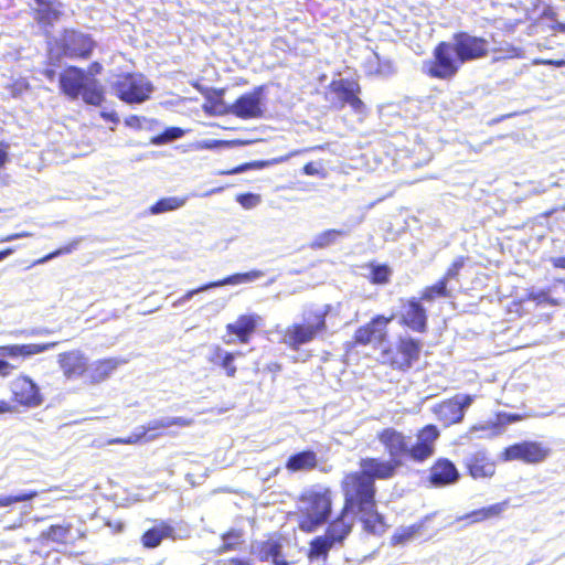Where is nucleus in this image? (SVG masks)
<instances>
[{
  "mask_svg": "<svg viewBox=\"0 0 565 565\" xmlns=\"http://www.w3.org/2000/svg\"><path fill=\"white\" fill-rule=\"evenodd\" d=\"M241 352H228L218 345H214L207 358L209 362L222 367L228 377H234L236 374V365L234 364L237 356H242Z\"/></svg>",
  "mask_w": 565,
  "mask_h": 565,
  "instance_id": "393cba45",
  "label": "nucleus"
},
{
  "mask_svg": "<svg viewBox=\"0 0 565 565\" xmlns=\"http://www.w3.org/2000/svg\"><path fill=\"white\" fill-rule=\"evenodd\" d=\"M8 149H9V145H7L4 142H0V169L2 167H4V164L7 163V161L9 159Z\"/></svg>",
  "mask_w": 565,
  "mask_h": 565,
  "instance_id": "052dcab7",
  "label": "nucleus"
},
{
  "mask_svg": "<svg viewBox=\"0 0 565 565\" xmlns=\"http://www.w3.org/2000/svg\"><path fill=\"white\" fill-rule=\"evenodd\" d=\"M58 364L67 379H77L87 370V358L81 351L58 355Z\"/></svg>",
  "mask_w": 565,
  "mask_h": 565,
  "instance_id": "5701e85b",
  "label": "nucleus"
},
{
  "mask_svg": "<svg viewBox=\"0 0 565 565\" xmlns=\"http://www.w3.org/2000/svg\"><path fill=\"white\" fill-rule=\"evenodd\" d=\"M463 465L473 479L490 478L495 472V465L484 450L468 454Z\"/></svg>",
  "mask_w": 565,
  "mask_h": 565,
  "instance_id": "6ab92c4d",
  "label": "nucleus"
},
{
  "mask_svg": "<svg viewBox=\"0 0 565 565\" xmlns=\"http://www.w3.org/2000/svg\"><path fill=\"white\" fill-rule=\"evenodd\" d=\"M302 171L306 175H319L321 173V169L318 168L313 162H308L305 164Z\"/></svg>",
  "mask_w": 565,
  "mask_h": 565,
  "instance_id": "bf43d9fd",
  "label": "nucleus"
},
{
  "mask_svg": "<svg viewBox=\"0 0 565 565\" xmlns=\"http://www.w3.org/2000/svg\"><path fill=\"white\" fill-rule=\"evenodd\" d=\"M121 363L122 361L116 358L95 362L89 369V377L92 382L99 383L105 381Z\"/></svg>",
  "mask_w": 565,
  "mask_h": 565,
  "instance_id": "c756f323",
  "label": "nucleus"
},
{
  "mask_svg": "<svg viewBox=\"0 0 565 565\" xmlns=\"http://www.w3.org/2000/svg\"><path fill=\"white\" fill-rule=\"evenodd\" d=\"M238 539H239V535L234 531L226 533L223 536L224 548L232 550L234 547V545L238 542Z\"/></svg>",
  "mask_w": 565,
  "mask_h": 565,
  "instance_id": "864d4df0",
  "label": "nucleus"
},
{
  "mask_svg": "<svg viewBox=\"0 0 565 565\" xmlns=\"http://www.w3.org/2000/svg\"><path fill=\"white\" fill-rule=\"evenodd\" d=\"M353 524L354 518L351 512L342 509L340 515L328 525L324 535L335 546H342L345 539L351 533Z\"/></svg>",
  "mask_w": 565,
  "mask_h": 565,
  "instance_id": "412c9836",
  "label": "nucleus"
},
{
  "mask_svg": "<svg viewBox=\"0 0 565 565\" xmlns=\"http://www.w3.org/2000/svg\"><path fill=\"white\" fill-rule=\"evenodd\" d=\"M152 83L142 74H126L113 83L115 95L127 104H141L150 98Z\"/></svg>",
  "mask_w": 565,
  "mask_h": 565,
  "instance_id": "0eeeda50",
  "label": "nucleus"
},
{
  "mask_svg": "<svg viewBox=\"0 0 565 565\" xmlns=\"http://www.w3.org/2000/svg\"><path fill=\"white\" fill-rule=\"evenodd\" d=\"M125 124L131 128H141V120L138 116L131 115L125 119Z\"/></svg>",
  "mask_w": 565,
  "mask_h": 565,
  "instance_id": "680f3d73",
  "label": "nucleus"
},
{
  "mask_svg": "<svg viewBox=\"0 0 565 565\" xmlns=\"http://www.w3.org/2000/svg\"><path fill=\"white\" fill-rule=\"evenodd\" d=\"M193 424V419L185 417H161L153 420H150L147 425L138 428V433L130 435L126 439H117L115 443L118 444H136L140 441L142 438L147 437V434L152 430L169 428L171 426H181L189 427Z\"/></svg>",
  "mask_w": 565,
  "mask_h": 565,
  "instance_id": "dca6fc26",
  "label": "nucleus"
},
{
  "mask_svg": "<svg viewBox=\"0 0 565 565\" xmlns=\"http://www.w3.org/2000/svg\"><path fill=\"white\" fill-rule=\"evenodd\" d=\"M4 359L6 358L0 356V376H2V377L9 376L12 373V371L15 369L14 365L9 363Z\"/></svg>",
  "mask_w": 565,
  "mask_h": 565,
  "instance_id": "6e6d98bb",
  "label": "nucleus"
},
{
  "mask_svg": "<svg viewBox=\"0 0 565 565\" xmlns=\"http://www.w3.org/2000/svg\"><path fill=\"white\" fill-rule=\"evenodd\" d=\"M185 131L180 127H168L161 134L153 136L150 143L153 146H162L174 140L181 139Z\"/></svg>",
  "mask_w": 565,
  "mask_h": 565,
  "instance_id": "ea45409f",
  "label": "nucleus"
},
{
  "mask_svg": "<svg viewBox=\"0 0 565 565\" xmlns=\"http://www.w3.org/2000/svg\"><path fill=\"white\" fill-rule=\"evenodd\" d=\"M318 466V457L313 450L306 449L291 455L286 461V469L290 472L309 471Z\"/></svg>",
  "mask_w": 565,
  "mask_h": 565,
  "instance_id": "a878e982",
  "label": "nucleus"
},
{
  "mask_svg": "<svg viewBox=\"0 0 565 565\" xmlns=\"http://www.w3.org/2000/svg\"><path fill=\"white\" fill-rule=\"evenodd\" d=\"M392 270L387 265H372L370 271V279L373 284L384 285L390 281Z\"/></svg>",
  "mask_w": 565,
  "mask_h": 565,
  "instance_id": "37998d69",
  "label": "nucleus"
},
{
  "mask_svg": "<svg viewBox=\"0 0 565 565\" xmlns=\"http://www.w3.org/2000/svg\"><path fill=\"white\" fill-rule=\"evenodd\" d=\"M58 342H49L43 344H11V345H2L0 347V356L1 358H30L35 354L43 353L51 349H54Z\"/></svg>",
  "mask_w": 565,
  "mask_h": 565,
  "instance_id": "b1692460",
  "label": "nucleus"
},
{
  "mask_svg": "<svg viewBox=\"0 0 565 565\" xmlns=\"http://www.w3.org/2000/svg\"><path fill=\"white\" fill-rule=\"evenodd\" d=\"M488 55L487 39L459 31L454 33L449 41H441L435 46L434 60L426 64L427 74L433 78L451 79L463 64Z\"/></svg>",
  "mask_w": 565,
  "mask_h": 565,
  "instance_id": "f03ea898",
  "label": "nucleus"
},
{
  "mask_svg": "<svg viewBox=\"0 0 565 565\" xmlns=\"http://www.w3.org/2000/svg\"><path fill=\"white\" fill-rule=\"evenodd\" d=\"M173 533L174 529L170 524L161 522L143 533L141 543L146 548H154L161 544L163 539L173 536Z\"/></svg>",
  "mask_w": 565,
  "mask_h": 565,
  "instance_id": "bb28decb",
  "label": "nucleus"
},
{
  "mask_svg": "<svg viewBox=\"0 0 565 565\" xmlns=\"http://www.w3.org/2000/svg\"><path fill=\"white\" fill-rule=\"evenodd\" d=\"M236 201L246 210L253 209L260 203V195L255 193H242L236 196Z\"/></svg>",
  "mask_w": 565,
  "mask_h": 565,
  "instance_id": "09e8293b",
  "label": "nucleus"
},
{
  "mask_svg": "<svg viewBox=\"0 0 565 565\" xmlns=\"http://www.w3.org/2000/svg\"><path fill=\"white\" fill-rule=\"evenodd\" d=\"M226 143H227L226 141L216 140V139L204 140L201 142V148L209 149V150H215V149L224 147Z\"/></svg>",
  "mask_w": 565,
  "mask_h": 565,
  "instance_id": "5fc2aeb1",
  "label": "nucleus"
},
{
  "mask_svg": "<svg viewBox=\"0 0 565 565\" xmlns=\"http://www.w3.org/2000/svg\"><path fill=\"white\" fill-rule=\"evenodd\" d=\"M264 275H265L264 271L254 269V270H250L247 273L233 274V275H230L220 280L206 282L195 289H192V290H189L188 292H185L182 297H180L178 300H175L172 306L174 308H178V307L184 305L186 301L191 300L195 295L201 294L203 291H206V290H210L213 288H217V287H223L226 285H239V284L252 282L256 279L262 278Z\"/></svg>",
  "mask_w": 565,
  "mask_h": 565,
  "instance_id": "9b49d317",
  "label": "nucleus"
},
{
  "mask_svg": "<svg viewBox=\"0 0 565 565\" xmlns=\"http://www.w3.org/2000/svg\"><path fill=\"white\" fill-rule=\"evenodd\" d=\"M96 46L90 34L75 29H64L49 49V65L60 67L64 57L87 60Z\"/></svg>",
  "mask_w": 565,
  "mask_h": 565,
  "instance_id": "20e7f679",
  "label": "nucleus"
},
{
  "mask_svg": "<svg viewBox=\"0 0 565 565\" xmlns=\"http://www.w3.org/2000/svg\"><path fill=\"white\" fill-rule=\"evenodd\" d=\"M331 492L308 490L299 499L298 526L302 532L312 533L326 524L331 515Z\"/></svg>",
  "mask_w": 565,
  "mask_h": 565,
  "instance_id": "39448f33",
  "label": "nucleus"
},
{
  "mask_svg": "<svg viewBox=\"0 0 565 565\" xmlns=\"http://www.w3.org/2000/svg\"><path fill=\"white\" fill-rule=\"evenodd\" d=\"M478 431H482L481 435H478V437H480V438L492 437V436L500 434L501 428L495 423H487L483 425H476L470 429L471 434H476Z\"/></svg>",
  "mask_w": 565,
  "mask_h": 565,
  "instance_id": "a18cd8bd",
  "label": "nucleus"
},
{
  "mask_svg": "<svg viewBox=\"0 0 565 565\" xmlns=\"http://www.w3.org/2000/svg\"><path fill=\"white\" fill-rule=\"evenodd\" d=\"M256 326L254 316H241L234 323H228L226 329L228 333L237 335L241 342L246 343Z\"/></svg>",
  "mask_w": 565,
  "mask_h": 565,
  "instance_id": "c85d7f7f",
  "label": "nucleus"
},
{
  "mask_svg": "<svg viewBox=\"0 0 565 565\" xmlns=\"http://www.w3.org/2000/svg\"><path fill=\"white\" fill-rule=\"evenodd\" d=\"M71 533V526L67 525H51L47 530L41 533V539L52 541L54 543H65Z\"/></svg>",
  "mask_w": 565,
  "mask_h": 565,
  "instance_id": "58836bf2",
  "label": "nucleus"
},
{
  "mask_svg": "<svg viewBox=\"0 0 565 565\" xmlns=\"http://www.w3.org/2000/svg\"><path fill=\"white\" fill-rule=\"evenodd\" d=\"M78 242H79L78 239L73 241L68 245H66L64 247H61V248H58V249H56V250L45 255L44 257L39 259L35 264H44V263H47L49 260H51V259H53V258H55L57 256L72 253L73 250L76 249V247L78 245Z\"/></svg>",
  "mask_w": 565,
  "mask_h": 565,
  "instance_id": "49530a36",
  "label": "nucleus"
},
{
  "mask_svg": "<svg viewBox=\"0 0 565 565\" xmlns=\"http://www.w3.org/2000/svg\"><path fill=\"white\" fill-rule=\"evenodd\" d=\"M515 115H516V113H511V114L499 116L497 118L491 119L489 121V125L492 126V125L499 124V122L503 121L504 119L511 118Z\"/></svg>",
  "mask_w": 565,
  "mask_h": 565,
  "instance_id": "774afa93",
  "label": "nucleus"
},
{
  "mask_svg": "<svg viewBox=\"0 0 565 565\" xmlns=\"http://www.w3.org/2000/svg\"><path fill=\"white\" fill-rule=\"evenodd\" d=\"M427 310L422 303V299L411 298L405 301L401 309V321L415 332H426L427 330Z\"/></svg>",
  "mask_w": 565,
  "mask_h": 565,
  "instance_id": "ddd939ff",
  "label": "nucleus"
},
{
  "mask_svg": "<svg viewBox=\"0 0 565 565\" xmlns=\"http://www.w3.org/2000/svg\"><path fill=\"white\" fill-rule=\"evenodd\" d=\"M89 75L77 66H68L60 74V88L70 99L76 100L83 92Z\"/></svg>",
  "mask_w": 565,
  "mask_h": 565,
  "instance_id": "2eb2a0df",
  "label": "nucleus"
},
{
  "mask_svg": "<svg viewBox=\"0 0 565 565\" xmlns=\"http://www.w3.org/2000/svg\"><path fill=\"white\" fill-rule=\"evenodd\" d=\"M223 190H224V186H217V188L210 189L203 193L191 192L190 194H188V196H189V199L190 198H207L213 194H218V193L223 192Z\"/></svg>",
  "mask_w": 565,
  "mask_h": 565,
  "instance_id": "4d7b16f0",
  "label": "nucleus"
},
{
  "mask_svg": "<svg viewBox=\"0 0 565 565\" xmlns=\"http://www.w3.org/2000/svg\"><path fill=\"white\" fill-rule=\"evenodd\" d=\"M440 436L437 426L428 424L416 434V440L396 428L388 427L377 433V439L388 455L387 460L380 458H363V467L367 472H374L381 480L396 476L399 468L407 461L423 463L435 454V444Z\"/></svg>",
  "mask_w": 565,
  "mask_h": 565,
  "instance_id": "f257e3e1",
  "label": "nucleus"
},
{
  "mask_svg": "<svg viewBox=\"0 0 565 565\" xmlns=\"http://www.w3.org/2000/svg\"><path fill=\"white\" fill-rule=\"evenodd\" d=\"M188 200V195L162 198L149 207L148 213L151 215H159L162 213L172 212L183 207Z\"/></svg>",
  "mask_w": 565,
  "mask_h": 565,
  "instance_id": "473e14b6",
  "label": "nucleus"
},
{
  "mask_svg": "<svg viewBox=\"0 0 565 565\" xmlns=\"http://www.w3.org/2000/svg\"><path fill=\"white\" fill-rule=\"evenodd\" d=\"M459 479L457 467L447 458L437 459L429 470V482L437 488L455 484Z\"/></svg>",
  "mask_w": 565,
  "mask_h": 565,
  "instance_id": "a211bd4d",
  "label": "nucleus"
},
{
  "mask_svg": "<svg viewBox=\"0 0 565 565\" xmlns=\"http://www.w3.org/2000/svg\"><path fill=\"white\" fill-rule=\"evenodd\" d=\"M335 545L323 534L315 537L310 543L308 556L311 561H326L331 548Z\"/></svg>",
  "mask_w": 565,
  "mask_h": 565,
  "instance_id": "f704fd0d",
  "label": "nucleus"
},
{
  "mask_svg": "<svg viewBox=\"0 0 565 565\" xmlns=\"http://www.w3.org/2000/svg\"><path fill=\"white\" fill-rule=\"evenodd\" d=\"M509 505H510L509 500H504L502 502H499V503H495V504H492L489 507H484L482 509L486 513L487 520H490V519L500 516L503 512L507 511Z\"/></svg>",
  "mask_w": 565,
  "mask_h": 565,
  "instance_id": "8fccbe9b",
  "label": "nucleus"
},
{
  "mask_svg": "<svg viewBox=\"0 0 565 565\" xmlns=\"http://www.w3.org/2000/svg\"><path fill=\"white\" fill-rule=\"evenodd\" d=\"M282 546L278 541L268 540L258 547V557L263 562H271L273 565H288L282 558Z\"/></svg>",
  "mask_w": 565,
  "mask_h": 565,
  "instance_id": "7c9ffc66",
  "label": "nucleus"
},
{
  "mask_svg": "<svg viewBox=\"0 0 565 565\" xmlns=\"http://www.w3.org/2000/svg\"><path fill=\"white\" fill-rule=\"evenodd\" d=\"M364 67L367 74H375L376 63L373 62V54L366 58Z\"/></svg>",
  "mask_w": 565,
  "mask_h": 565,
  "instance_id": "69168bd1",
  "label": "nucleus"
},
{
  "mask_svg": "<svg viewBox=\"0 0 565 565\" xmlns=\"http://www.w3.org/2000/svg\"><path fill=\"white\" fill-rule=\"evenodd\" d=\"M329 88L338 95L341 107L347 105L361 90L360 85L355 81L345 78L332 81Z\"/></svg>",
  "mask_w": 565,
  "mask_h": 565,
  "instance_id": "cd10ccee",
  "label": "nucleus"
},
{
  "mask_svg": "<svg viewBox=\"0 0 565 565\" xmlns=\"http://www.w3.org/2000/svg\"><path fill=\"white\" fill-rule=\"evenodd\" d=\"M12 393L15 402L26 407H36L43 402L39 386L28 376L12 382Z\"/></svg>",
  "mask_w": 565,
  "mask_h": 565,
  "instance_id": "f3484780",
  "label": "nucleus"
},
{
  "mask_svg": "<svg viewBox=\"0 0 565 565\" xmlns=\"http://www.w3.org/2000/svg\"><path fill=\"white\" fill-rule=\"evenodd\" d=\"M373 62L376 63L375 75L390 77L396 73V65L390 58H382L377 53H373Z\"/></svg>",
  "mask_w": 565,
  "mask_h": 565,
  "instance_id": "a19ab883",
  "label": "nucleus"
},
{
  "mask_svg": "<svg viewBox=\"0 0 565 565\" xmlns=\"http://www.w3.org/2000/svg\"><path fill=\"white\" fill-rule=\"evenodd\" d=\"M28 236H31V234L28 232L14 233V234H10V235H7V236L0 238V243L12 242V241H15V239H19L22 237H28Z\"/></svg>",
  "mask_w": 565,
  "mask_h": 565,
  "instance_id": "e2e57ef3",
  "label": "nucleus"
},
{
  "mask_svg": "<svg viewBox=\"0 0 565 565\" xmlns=\"http://www.w3.org/2000/svg\"><path fill=\"white\" fill-rule=\"evenodd\" d=\"M422 342L409 335L401 337L396 353L391 358V364L394 369L406 371L419 359Z\"/></svg>",
  "mask_w": 565,
  "mask_h": 565,
  "instance_id": "f8f14e48",
  "label": "nucleus"
},
{
  "mask_svg": "<svg viewBox=\"0 0 565 565\" xmlns=\"http://www.w3.org/2000/svg\"><path fill=\"white\" fill-rule=\"evenodd\" d=\"M471 395H456L455 397L444 401L433 407V413L444 426L460 423L468 407L472 404Z\"/></svg>",
  "mask_w": 565,
  "mask_h": 565,
  "instance_id": "9d476101",
  "label": "nucleus"
},
{
  "mask_svg": "<svg viewBox=\"0 0 565 565\" xmlns=\"http://www.w3.org/2000/svg\"><path fill=\"white\" fill-rule=\"evenodd\" d=\"M351 514L354 519L359 518L363 524V530L369 534L382 535L386 531L384 516L377 512L376 502L370 504L365 510H356Z\"/></svg>",
  "mask_w": 565,
  "mask_h": 565,
  "instance_id": "4be33fe9",
  "label": "nucleus"
},
{
  "mask_svg": "<svg viewBox=\"0 0 565 565\" xmlns=\"http://www.w3.org/2000/svg\"><path fill=\"white\" fill-rule=\"evenodd\" d=\"M376 479L381 480L374 472L365 471L362 458L360 471L345 475L341 482L344 495L343 509L352 513L356 510H365L370 504L375 503Z\"/></svg>",
  "mask_w": 565,
  "mask_h": 565,
  "instance_id": "7ed1b4c3",
  "label": "nucleus"
},
{
  "mask_svg": "<svg viewBox=\"0 0 565 565\" xmlns=\"http://www.w3.org/2000/svg\"><path fill=\"white\" fill-rule=\"evenodd\" d=\"M551 449L539 441L515 443L507 447L503 458L507 461L520 460L525 463H541L550 456Z\"/></svg>",
  "mask_w": 565,
  "mask_h": 565,
  "instance_id": "6e6552de",
  "label": "nucleus"
},
{
  "mask_svg": "<svg viewBox=\"0 0 565 565\" xmlns=\"http://www.w3.org/2000/svg\"><path fill=\"white\" fill-rule=\"evenodd\" d=\"M100 116L107 120V121H110L113 124H118L119 122V117L118 115L115 113V111H102L100 113Z\"/></svg>",
  "mask_w": 565,
  "mask_h": 565,
  "instance_id": "0e129e2a",
  "label": "nucleus"
},
{
  "mask_svg": "<svg viewBox=\"0 0 565 565\" xmlns=\"http://www.w3.org/2000/svg\"><path fill=\"white\" fill-rule=\"evenodd\" d=\"M353 230V226H344L343 228L327 230L315 237L312 247L324 248L338 239V237L349 236Z\"/></svg>",
  "mask_w": 565,
  "mask_h": 565,
  "instance_id": "72a5a7b5",
  "label": "nucleus"
},
{
  "mask_svg": "<svg viewBox=\"0 0 565 565\" xmlns=\"http://www.w3.org/2000/svg\"><path fill=\"white\" fill-rule=\"evenodd\" d=\"M83 102L87 105L100 106L105 100V93L102 84L94 77L89 76L81 93Z\"/></svg>",
  "mask_w": 565,
  "mask_h": 565,
  "instance_id": "2f4dec72",
  "label": "nucleus"
},
{
  "mask_svg": "<svg viewBox=\"0 0 565 565\" xmlns=\"http://www.w3.org/2000/svg\"><path fill=\"white\" fill-rule=\"evenodd\" d=\"M431 518H433V514L426 515L422 522H419L417 524H413L408 527H403L399 531H397L392 536V545L405 544V543L414 540L415 537H417L420 533V530L424 526V523L426 521H429Z\"/></svg>",
  "mask_w": 565,
  "mask_h": 565,
  "instance_id": "c9c22d12",
  "label": "nucleus"
},
{
  "mask_svg": "<svg viewBox=\"0 0 565 565\" xmlns=\"http://www.w3.org/2000/svg\"><path fill=\"white\" fill-rule=\"evenodd\" d=\"M448 297L447 284L444 280H438L435 285L428 286L422 294V300L433 301L436 298Z\"/></svg>",
  "mask_w": 565,
  "mask_h": 565,
  "instance_id": "79ce46f5",
  "label": "nucleus"
},
{
  "mask_svg": "<svg viewBox=\"0 0 565 565\" xmlns=\"http://www.w3.org/2000/svg\"><path fill=\"white\" fill-rule=\"evenodd\" d=\"M330 310V305L306 310L300 323H294L285 330L282 343L292 350H299L301 345L311 342L318 334L327 330L326 318Z\"/></svg>",
  "mask_w": 565,
  "mask_h": 565,
  "instance_id": "423d86ee",
  "label": "nucleus"
},
{
  "mask_svg": "<svg viewBox=\"0 0 565 565\" xmlns=\"http://www.w3.org/2000/svg\"><path fill=\"white\" fill-rule=\"evenodd\" d=\"M465 265V258L462 256L457 257L450 267L447 269L446 274L441 278L447 285L450 280L457 279L459 271L462 269Z\"/></svg>",
  "mask_w": 565,
  "mask_h": 565,
  "instance_id": "de8ad7c7",
  "label": "nucleus"
},
{
  "mask_svg": "<svg viewBox=\"0 0 565 565\" xmlns=\"http://www.w3.org/2000/svg\"><path fill=\"white\" fill-rule=\"evenodd\" d=\"M38 495L36 491H22L17 494L0 497V508L10 507L14 503L31 501Z\"/></svg>",
  "mask_w": 565,
  "mask_h": 565,
  "instance_id": "c03bdc74",
  "label": "nucleus"
},
{
  "mask_svg": "<svg viewBox=\"0 0 565 565\" xmlns=\"http://www.w3.org/2000/svg\"><path fill=\"white\" fill-rule=\"evenodd\" d=\"M34 20L44 28L53 26L61 19L62 3L58 0H33Z\"/></svg>",
  "mask_w": 565,
  "mask_h": 565,
  "instance_id": "aec40b11",
  "label": "nucleus"
},
{
  "mask_svg": "<svg viewBox=\"0 0 565 565\" xmlns=\"http://www.w3.org/2000/svg\"><path fill=\"white\" fill-rule=\"evenodd\" d=\"M264 94V86L243 94L232 104V115L245 120L262 118L265 113Z\"/></svg>",
  "mask_w": 565,
  "mask_h": 565,
  "instance_id": "1a4fd4ad",
  "label": "nucleus"
},
{
  "mask_svg": "<svg viewBox=\"0 0 565 565\" xmlns=\"http://www.w3.org/2000/svg\"><path fill=\"white\" fill-rule=\"evenodd\" d=\"M223 89H214L213 95L207 97L210 102V108L206 109L207 113L216 116H225L232 115V104H227L224 98Z\"/></svg>",
  "mask_w": 565,
  "mask_h": 565,
  "instance_id": "e433bc0d",
  "label": "nucleus"
},
{
  "mask_svg": "<svg viewBox=\"0 0 565 565\" xmlns=\"http://www.w3.org/2000/svg\"><path fill=\"white\" fill-rule=\"evenodd\" d=\"M348 105L351 106V108L356 113V114H363L365 111V105L364 103L359 98L358 95H355L349 103Z\"/></svg>",
  "mask_w": 565,
  "mask_h": 565,
  "instance_id": "13d9d810",
  "label": "nucleus"
},
{
  "mask_svg": "<svg viewBox=\"0 0 565 565\" xmlns=\"http://www.w3.org/2000/svg\"><path fill=\"white\" fill-rule=\"evenodd\" d=\"M19 333L24 337H42L51 334L52 331L47 328H33L29 330H21Z\"/></svg>",
  "mask_w": 565,
  "mask_h": 565,
  "instance_id": "603ef678",
  "label": "nucleus"
},
{
  "mask_svg": "<svg viewBox=\"0 0 565 565\" xmlns=\"http://www.w3.org/2000/svg\"><path fill=\"white\" fill-rule=\"evenodd\" d=\"M551 263L556 268L565 269V256L553 257V258H551Z\"/></svg>",
  "mask_w": 565,
  "mask_h": 565,
  "instance_id": "338daca9",
  "label": "nucleus"
},
{
  "mask_svg": "<svg viewBox=\"0 0 565 565\" xmlns=\"http://www.w3.org/2000/svg\"><path fill=\"white\" fill-rule=\"evenodd\" d=\"M388 322L390 319L384 316H376L355 331L354 343L359 345L381 344L386 338Z\"/></svg>",
  "mask_w": 565,
  "mask_h": 565,
  "instance_id": "4468645a",
  "label": "nucleus"
},
{
  "mask_svg": "<svg viewBox=\"0 0 565 565\" xmlns=\"http://www.w3.org/2000/svg\"><path fill=\"white\" fill-rule=\"evenodd\" d=\"M286 160H287V157L275 158L273 160H257V161H252V162L239 164L231 170L220 171L218 173L227 174V175L238 174V173H243L248 170H252V169H257V170L264 169V168H267L273 164L281 163Z\"/></svg>",
  "mask_w": 565,
  "mask_h": 565,
  "instance_id": "4c0bfd02",
  "label": "nucleus"
},
{
  "mask_svg": "<svg viewBox=\"0 0 565 565\" xmlns=\"http://www.w3.org/2000/svg\"><path fill=\"white\" fill-rule=\"evenodd\" d=\"M463 520H467L470 523H477V522L487 520V516H486L483 509L481 508V509L471 511L465 515L457 518V521H463Z\"/></svg>",
  "mask_w": 565,
  "mask_h": 565,
  "instance_id": "3c124183",
  "label": "nucleus"
}]
</instances>
